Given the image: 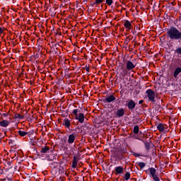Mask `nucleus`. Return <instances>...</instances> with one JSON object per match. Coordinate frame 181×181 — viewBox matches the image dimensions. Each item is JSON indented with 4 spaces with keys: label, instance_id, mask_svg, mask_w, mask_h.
Instances as JSON below:
<instances>
[{
    "label": "nucleus",
    "instance_id": "nucleus-36",
    "mask_svg": "<svg viewBox=\"0 0 181 181\" xmlns=\"http://www.w3.org/2000/svg\"><path fill=\"white\" fill-rule=\"evenodd\" d=\"M9 145H13V144H15V141L10 139L8 141Z\"/></svg>",
    "mask_w": 181,
    "mask_h": 181
},
{
    "label": "nucleus",
    "instance_id": "nucleus-57",
    "mask_svg": "<svg viewBox=\"0 0 181 181\" xmlns=\"http://www.w3.org/2000/svg\"><path fill=\"white\" fill-rule=\"evenodd\" d=\"M83 2H87V0H83Z\"/></svg>",
    "mask_w": 181,
    "mask_h": 181
},
{
    "label": "nucleus",
    "instance_id": "nucleus-50",
    "mask_svg": "<svg viewBox=\"0 0 181 181\" xmlns=\"http://www.w3.org/2000/svg\"><path fill=\"white\" fill-rule=\"evenodd\" d=\"M123 74H124V76H125L127 74V70H125V69L124 70Z\"/></svg>",
    "mask_w": 181,
    "mask_h": 181
},
{
    "label": "nucleus",
    "instance_id": "nucleus-58",
    "mask_svg": "<svg viewBox=\"0 0 181 181\" xmlns=\"http://www.w3.org/2000/svg\"><path fill=\"white\" fill-rule=\"evenodd\" d=\"M110 168H112V165H111L110 166Z\"/></svg>",
    "mask_w": 181,
    "mask_h": 181
},
{
    "label": "nucleus",
    "instance_id": "nucleus-32",
    "mask_svg": "<svg viewBox=\"0 0 181 181\" xmlns=\"http://www.w3.org/2000/svg\"><path fill=\"white\" fill-rule=\"evenodd\" d=\"M132 155H133L134 156H135V158H139V156H141V154L139 153H136L134 151H132Z\"/></svg>",
    "mask_w": 181,
    "mask_h": 181
},
{
    "label": "nucleus",
    "instance_id": "nucleus-37",
    "mask_svg": "<svg viewBox=\"0 0 181 181\" xmlns=\"http://www.w3.org/2000/svg\"><path fill=\"white\" fill-rule=\"evenodd\" d=\"M28 121L32 122V121H33V119H32V118H30V115H28V117H27Z\"/></svg>",
    "mask_w": 181,
    "mask_h": 181
},
{
    "label": "nucleus",
    "instance_id": "nucleus-49",
    "mask_svg": "<svg viewBox=\"0 0 181 181\" xmlns=\"http://www.w3.org/2000/svg\"><path fill=\"white\" fill-rule=\"evenodd\" d=\"M95 5H97V4H95V2H93V4H90V6H91L92 7H94Z\"/></svg>",
    "mask_w": 181,
    "mask_h": 181
},
{
    "label": "nucleus",
    "instance_id": "nucleus-5",
    "mask_svg": "<svg viewBox=\"0 0 181 181\" xmlns=\"http://www.w3.org/2000/svg\"><path fill=\"white\" fill-rule=\"evenodd\" d=\"M150 175L154 181H160V178L156 175V169L155 168H148Z\"/></svg>",
    "mask_w": 181,
    "mask_h": 181
},
{
    "label": "nucleus",
    "instance_id": "nucleus-27",
    "mask_svg": "<svg viewBox=\"0 0 181 181\" xmlns=\"http://www.w3.org/2000/svg\"><path fill=\"white\" fill-rule=\"evenodd\" d=\"M129 37H127L124 40V45L125 46H128V43L131 42V39H129ZM129 39V40H128Z\"/></svg>",
    "mask_w": 181,
    "mask_h": 181
},
{
    "label": "nucleus",
    "instance_id": "nucleus-28",
    "mask_svg": "<svg viewBox=\"0 0 181 181\" xmlns=\"http://www.w3.org/2000/svg\"><path fill=\"white\" fill-rule=\"evenodd\" d=\"M139 120H141V119H138L137 117H134L132 122H133L134 124H138V121H139Z\"/></svg>",
    "mask_w": 181,
    "mask_h": 181
},
{
    "label": "nucleus",
    "instance_id": "nucleus-51",
    "mask_svg": "<svg viewBox=\"0 0 181 181\" xmlns=\"http://www.w3.org/2000/svg\"><path fill=\"white\" fill-rule=\"evenodd\" d=\"M3 115H4V117H8V114H6V113H4Z\"/></svg>",
    "mask_w": 181,
    "mask_h": 181
},
{
    "label": "nucleus",
    "instance_id": "nucleus-40",
    "mask_svg": "<svg viewBox=\"0 0 181 181\" xmlns=\"http://www.w3.org/2000/svg\"><path fill=\"white\" fill-rule=\"evenodd\" d=\"M67 115H69L68 112H64V113H62L63 117H67Z\"/></svg>",
    "mask_w": 181,
    "mask_h": 181
},
{
    "label": "nucleus",
    "instance_id": "nucleus-4",
    "mask_svg": "<svg viewBox=\"0 0 181 181\" xmlns=\"http://www.w3.org/2000/svg\"><path fill=\"white\" fill-rule=\"evenodd\" d=\"M117 100V98L114 96V95H106L105 98L102 100L103 103L105 104H111V103H114Z\"/></svg>",
    "mask_w": 181,
    "mask_h": 181
},
{
    "label": "nucleus",
    "instance_id": "nucleus-6",
    "mask_svg": "<svg viewBox=\"0 0 181 181\" xmlns=\"http://www.w3.org/2000/svg\"><path fill=\"white\" fill-rule=\"evenodd\" d=\"M126 107H127L129 111H134V110H135V107H136V103H135L134 100L131 99L127 103Z\"/></svg>",
    "mask_w": 181,
    "mask_h": 181
},
{
    "label": "nucleus",
    "instance_id": "nucleus-19",
    "mask_svg": "<svg viewBox=\"0 0 181 181\" xmlns=\"http://www.w3.org/2000/svg\"><path fill=\"white\" fill-rule=\"evenodd\" d=\"M14 118L15 119H24L25 116H22L21 113H15Z\"/></svg>",
    "mask_w": 181,
    "mask_h": 181
},
{
    "label": "nucleus",
    "instance_id": "nucleus-45",
    "mask_svg": "<svg viewBox=\"0 0 181 181\" xmlns=\"http://www.w3.org/2000/svg\"><path fill=\"white\" fill-rule=\"evenodd\" d=\"M115 101L117 104H119V103H121V100H119V99H116Z\"/></svg>",
    "mask_w": 181,
    "mask_h": 181
},
{
    "label": "nucleus",
    "instance_id": "nucleus-22",
    "mask_svg": "<svg viewBox=\"0 0 181 181\" xmlns=\"http://www.w3.org/2000/svg\"><path fill=\"white\" fill-rule=\"evenodd\" d=\"M134 134H139V126L135 125L133 129Z\"/></svg>",
    "mask_w": 181,
    "mask_h": 181
},
{
    "label": "nucleus",
    "instance_id": "nucleus-48",
    "mask_svg": "<svg viewBox=\"0 0 181 181\" xmlns=\"http://www.w3.org/2000/svg\"><path fill=\"white\" fill-rule=\"evenodd\" d=\"M132 35H136V30H132Z\"/></svg>",
    "mask_w": 181,
    "mask_h": 181
},
{
    "label": "nucleus",
    "instance_id": "nucleus-47",
    "mask_svg": "<svg viewBox=\"0 0 181 181\" xmlns=\"http://www.w3.org/2000/svg\"><path fill=\"white\" fill-rule=\"evenodd\" d=\"M0 33L2 34L4 33V30L2 29V28L0 27Z\"/></svg>",
    "mask_w": 181,
    "mask_h": 181
},
{
    "label": "nucleus",
    "instance_id": "nucleus-35",
    "mask_svg": "<svg viewBox=\"0 0 181 181\" xmlns=\"http://www.w3.org/2000/svg\"><path fill=\"white\" fill-rule=\"evenodd\" d=\"M72 163H78V160H77L76 156H74Z\"/></svg>",
    "mask_w": 181,
    "mask_h": 181
},
{
    "label": "nucleus",
    "instance_id": "nucleus-7",
    "mask_svg": "<svg viewBox=\"0 0 181 181\" xmlns=\"http://www.w3.org/2000/svg\"><path fill=\"white\" fill-rule=\"evenodd\" d=\"M49 151H50V147H49L47 146H42L41 148L40 151L38 153L37 156H43V155H45V153H49Z\"/></svg>",
    "mask_w": 181,
    "mask_h": 181
},
{
    "label": "nucleus",
    "instance_id": "nucleus-10",
    "mask_svg": "<svg viewBox=\"0 0 181 181\" xmlns=\"http://www.w3.org/2000/svg\"><path fill=\"white\" fill-rule=\"evenodd\" d=\"M75 141H76V134H69L68 136V144L69 145H72V144H74Z\"/></svg>",
    "mask_w": 181,
    "mask_h": 181
},
{
    "label": "nucleus",
    "instance_id": "nucleus-13",
    "mask_svg": "<svg viewBox=\"0 0 181 181\" xmlns=\"http://www.w3.org/2000/svg\"><path fill=\"white\" fill-rule=\"evenodd\" d=\"M115 175H121L122 173H124V168L121 166L115 167Z\"/></svg>",
    "mask_w": 181,
    "mask_h": 181
},
{
    "label": "nucleus",
    "instance_id": "nucleus-44",
    "mask_svg": "<svg viewBox=\"0 0 181 181\" xmlns=\"http://www.w3.org/2000/svg\"><path fill=\"white\" fill-rule=\"evenodd\" d=\"M4 175V169L0 168V176Z\"/></svg>",
    "mask_w": 181,
    "mask_h": 181
},
{
    "label": "nucleus",
    "instance_id": "nucleus-11",
    "mask_svg": "<svg viewBox=\"0 0 181 181\" xmlns=\"http://www.w3.org/2000/svg\"><path fill=\"white\" fill-rule=\"evenodd\" d=\"M62 125H64L65 127V128H67V129H70V127L71 125V123L70 122V119L66 118L63 120V124Z\"/></svg>",
    "mask_w": 181,
    "mask_h": 181
},
{
    "label": "nucleus",
    "instance_id": "nucleus-30",
    "mask_svg": "<svg viewBox=\"0 0 181 181\" xmlns=\"http://www.w3.org/2000/svg\"><path fill=\"white\" fill-rule=\"evenodd\" d=\"M113 3H114V1H112V0H106V4H107L109 6H111V5H112Z\"/></svg>",
    "mask_w": 181,
    "mask_h": 181
},
{
    "label": "nucleus",
    "instance_id": "nucleus-25",
    "mask_svg": "<svg viewBox=\"0 0 181 181\" xmlns=\"http://www.w3.org/2000/svg\"><path fill=\"white\" fill-rule=\"evenodd\" d=\"M58 166L57 165V162L54 161V162H52L50 163V167L52 168V169H56V168Z\"/></svg>",
    "mask_w": 181,
    "mask_h": 181
},
{
    "label": "nucleus",
    "instance_id": "nucleus-20",
    "mask_svg": "<svg viewBox=\"0 0 181 181\" xmlns=\"http://www.w3.org/2000/svg\"><path fill=\"white\" fill-rule=\"evenodd\" d=\"M18 134L20 136H26V135H28V132H25V131H22V130H19L18 132Z\"/></svg>",
    "mask_w": 181,
    "mask_h": 181
},
{
    "label": "nucleus",
    "instance_id": "nucleus-33",
    "mask_svg": "<svg viewBox=\"0 0 181 181\" xmlns=\"http://www.w3.org/2000/svg\"><path fill=\"white\" fill-rule=\"evenodd\" d=\"M103 1H104V0H95V4L97 6V5H100V4H103Z\"/></svg>",
    "mask_w": 181,
    "mask_h": 181
},
{
    "label": "nucleus",
    "instance_id": "nucleus-29",
    "mask_svg": "<svg viewBox=\"0 0 181 181\" xmlns=\"http://www.w3.org/2000/svg\"><path fill=\"white\" fill-rule=\"evenodd\" d=\"M7 166H8V169H12V168H13V165H12V161H8Z\"/></svg>",
    "mask_w": 181,
    "mask_h": 181
},
{
    "label": "nucleus",
    "instance_id": "nucleus-12",
    "mask_svg": "<svg viewBox=\"0 0 181 181\" xmlns=\"http://www.w3.org/2000/svg\"><path fill=\"white\" fill-rule=\"evenodd\" d=\"M124 115H125V110H124V108L117 110L116 112V115L118 117V118H121V117H124Z\"/></svg>",
    "mask_w": 181,
    "mask_h": 181
},
{
    "label": "nucleus",
    "instance_id": "nucleus-15",
    "mask_svg": "<svg viewBox=\"0 0 181 181\" xmlns=\"http://www.w3.org/2000/svg\"><path fill=\"white\" fill-rule=\"evenodd\" d=\"M124 26L126 28V29H132V24H131V22L128 20H126L124 23Z\"/></svg>",
    "mask_w": 181,
    "mask_h": 181
},
{
    "label": "nucleus",
    "instance_id": "nucleus-26",
    "mask_svg": "<svg viewBox=\"0 0 181 181\" xmlns=\"http://www.w3.org/2000/svg\"><path fill=\"white\" fill-rule=\"evenodd\" d=\"M130 177H131V173L129 172H127L126 174L124 175L125 180H129Z\"/></svg>",
    "mask_w": 181,
    "mask_h": 181
},
{
    "label": "nucleus",
    "instance_id": "nucleus-14",
    "mask_svg": "<svg viewBox=\"0 0 181 181\" xmlns=\"http://www.w3.org/2000/svg\"><path fill=\"white\" fill-rule=\"evenodd\" d=\"M180 72H181L180 67H177V69H175V70L174 71L173 77L175 78H177V76H179V74H180Z\"/></svg>",
    "mask_w": 181,
    "mask_h": 181
},
{
    "label": "nucleus",
    "instance_id": "nucleus-42",
    "mask_svg": "<svg viewBox=\"0 0 181 181\" xmlns=\"http://www.w3.org/2000/svg\"><path fill=\"white\" fill-rule=\"evenodd\" d=\"M34 58H35V60H36V59H39V54H36L35 56H34Z\"/></svg>",
    "mask_w": 181,
    "mask_h": 181
},
{
    "label": "nucleus",
    "instance_id": "nucleus-38",
    "mask_svg": "<svg viewBox=\"0 0 181 181\" xmlns=\"http://www.w3.org/2000/svg\"><path fill=\"white\" fill-rule=\"evenodd\" d=\"M122 158H124V156H122V155L117 156L118 160H122Z\"/></svg>",
    "mask_w": 181,
    "mask_h": 181
},
{
    "label": "nucleus",
    "instance_id": "nucleus-55",
    "mask_svg": "<svg viewBox=\"0 0 181 181\" xmlns=\"http://www.w3.org/2000/svg\"><path fill=\"white\" fill-rule=\"evenodd\" d=\"M76 129H80V127H78L76 128Z\"/></svg>",
    "mask_w": 181,
    "mask_h": 181
},
{
    "label": "nucleus",
    "instance_id": "nucleus-8",
    "mask_svg": "<svg viewBox=\"0 0 181 181\" xmlns=\"http://www.w3.org/2000/svg\"><path fill=\"white\" fill-rule=\"evenodd\" d=\"M136 67V62H131V61H127V64H126V69L127 70L131 71V70H134V68Z\"/></svg>",
    "mask_w": 181,
    "mask_h": 181
},
{
    "label": "nucleus",
    "instance_id": "nucleus-31",
    "mask_svg": "<svg viewBox=\"0 0 181 181\" xmlns=\"http://www.w3.org/2000/svg\"><path fill=\"white\" fill-rule=\"evenodd\" d=\"M34 134H35V131H33V130L27 132V135H28V137L32 136V135Z\"/></svg>",
    "mask_w": 181,
    "mask_h": 181
},
{
    "label": "nucleus",
    "instance_id": "nucleus-53",
    "mask_svg": "<svg viewBox=\"0 0 181 181\" xmlns=\"http://www.w3.org/2000/svg\"><path fill=\"white\" fill-rule=\"evenodd\" d=\"M127 37H129L128 40L131 39V40H132V37H130L129 36H128Z\"/></svg>",
    "mask_w": 181,
    "mask_h": 181
},
{
    "label": "nucleus",
    "instance_id": "nucleus-18",
    "mask_svg": "<svg viewBox=\"0 0 181 181\" xmlns=\"http://www.w3.org/2000/svg\"><path fill=\"white\" fill-rule=\"evenodd\" d=\"M64 149L65 151H67L68 149H70V151H71V152H74L75 151L74 147H71L70 146V144H69V143H67L64 146Z\"/></svg>",
    "mask_w": 181,
    "mask_h": 181
},
{
    "label": "nucleus",
    "instance_id": "nucleus-43",
    "mask_svg": "<svg viewBox=\"0 0 181 181\" xmlns=\"http://www.w3.org/2000/svg\"><path fill=\"white\" fill-rule=\"evenodd\" d=\"M86 70L88 73L90 71V67L87 66V65L86 66Z\"/></svg>",
    "mask_w": 181,
    "mask_h": 181
},
{
    "label": "nucleus",
    "instance_id": "nucleus-17",
    "mask_svg": "<svg viewBox=\"0 0 181 181\" xmlns=\"http://www.w3.org/2000/svg\"><path fill=\"white\" fill-rule=\"evenodd\" d=\"M157 129L160 131V132H163L165 131V125L162 123H160L157 125Z\"/></svg>",
    "mask_w": 181,
    "mask_h": 181
},
{
    "label": "nucleus",
    "instance_id": "nucleus-56",
    "mask_svg": "<svg viewBox=\"0 0 181 181\" xmlns=\"http://www.w3.org/2000/svg\"><path fill=\"white\" fill-rule=\"evenodd\" d=\"M158 107H160V103H159V105H158Z\"/></svg>",
    "mask_w": 181,
    "mask_h": 181
},
{
    "label": "nucleus",
    "instance_id": "nucleus-3",
    "mask_svg": "<svg viewBox=\"0 0 181 181\" xmlns=\"http://www.w3.org/2000/svg\"><path fill=\"white\" fill-rule=\"evenodd\" d=\"M146 94L147 95L148 101L153 103V104L156 103V100L155 99L156 98V93H155V92L152 89H148L146 91Z\"/></svg>",
    "mask_w": 181,
    "mask_h": 181
},
{
    "label": "nucleus",
    "instance_id": "nucleus-16",
    "mask_svg": "<svg viewBox=\"0 0 181 181\" xmlns=\"http://www.w3.org/2000/svg\"><path fill=\"white\" fill-rule=\"evenodd\" d=\"M8 125H9V121H8V120L4 119L0 122V127L6 128V127H8Z\"/></svg>",
    "mask_w": 181,
    "mask_h": 181
},
{
    "label": "nucleus",
    "instance_id": "nucleus-21",
    "mask_svg": "<svg viewBox=\"0 0 181 181\" xmlns=\"http://www.w3.org/2000/svg\"><path fill=\"white\" fill-rule=\"evenodd\" d=\"M136 165L139 166L140 169H144L146 166V164L144 162H138L136 163Z\"/></svg>",
    "mask_w": 181,
    "mask_h": 181
},
{
    "label": "nucleus",
    "instance_id": "nucleus-1",
    "mask_svg": "<svg viewBox=\"0 0 181 181\" xmlns=\"http://www.w3.org/2000/svg\"><path fill=\"white\" fill-rule=\"evenodd\" d=\"M167 36L171 40H178V43H181V32L176 27H170L167 31Z\"/></svg>",
    "mask_w": 181,
    "mask_h": 181
},
{
    "label": "nucleus",
    "instance_id": "nucleus-9",
    "mask_svg": "<svg viewBox=\"0 0 181 181\" xmlns=\"http://www.w3.org/2000/svg\"><path fill=\"white\" fill-rule=\"evenodd\" d=\"M135 139H138L139 141H141V142H143V144H144V146L146 149V151H150L151 149V143H149V141H146L139 137H135Z\"/></svg>",
    "mask_w": 181,
    "mask_h": 181
},
{
    "label": "nucleus",
    "instance_id": "nucleus-39",
    "mask_svg": "<svg viewBox=\"0 0 181 181\" xmlns=\"http://www.w3.org/2000/svg\"><path fill=\"white\" fill-rule=\"evenodd\" d=\"M72 168L76 169L77 168V163H72Z\"/></svg>",
    "mask_w": 181,
    "mask_h": 181
},
{
    "label": "nucleus",
    "instance_id": "nucleus-54",
    "mask_svg": "<svg viewBox=\"0 0 181 181\" xmlns=\"http://www.w3.org/2000/svg\"><path fill=\"white\" fill-rule=\"evenodd\" d=\"M76 8H78V4H76Z\"/></svg>",
    "mask_w": 181,
    "mask_h": 181
},
{
    "label": "nucleus",
    "instance_id": "nucleus-34",
    "mask_svg": "<svg viewBox=\"0 0 181 181\" xmlns=\"http://www.w3.org/2000/svg\"><path fill=\"white\" fill-rule=\"evenodd\" d=\"M23 115H21V117H24V118H28L29 117V115H28V110L25 111V113H22Z\"/></svg>",
    "mask_w": 181,
    "mask_h": 181
},
{
    "label": "nucleus",
    "instance_id": "nucleus-24",
    "mask_svg": "<svg viewBox=\"0 0 181 181\" xmlns=\"http://www.w3.org/2000/svg\"><path fill=\"white\" fill-rule=\"evenodd\" d=\"M111 160H115V162H117V160H118V156L117 155V153H114L111 156Z\"/></svg>",
    "mask_w": 181,
    "mask_h": 181
},
{
    "label": "nucleus",
    "instance_id": "nucleus-46",
    "mask_svg": "<svg viewBox=\"0 0 181 181\" xmlns=\"http://www.w3.org/2000/svg\"><path fill=\"white\" fill-rule=\"evenodd\" d=\"M139 104H144V100H140L139 101Z\"/></svg>",
    "mask_w": 181,
    "mask_h": 181
},
{
    "label": "nucleus",
    "instance_id": "nucleus-23",
    "mask_svg": "<svg viewBox=\"0 0 181 181\" xmlns=\"http://www.w3.org/2000/svg\"><path fill=\"white\" fill-rule=\"evenodd\" d=\"M174 53H175V54H177V56H181V47H179L178 48H177L174 51Z\"/></svg>",
    "mask_w": 181,
    "mask_h": 181
},
{
    "label": "nucleus",
    "instance_id": "nucleus-41",
    "mask_svg": "<svg viewBox=\"0 0 181 181\" xmlns=\"http://www.w3.org/2000/svg\"><path fill=\"white\" fill-rule=\"evenodd\" d=\"M53 159H54V157H53V158H50V157L47 158V160H49V162L53 161Z\"/></svg>",
    "mask_w": 181,
    "mask_h": 181
},
{
    "label": "nucleus",
    "instance_id": "nucleus-2",
    "mask_svg": "<svg viewBox=\"0 0 181 181\" xmlns=\"http://www.w3.org/2000/svg\"><path fill=\"white\" fill-rule=\"evenodd\" d=\"M72 114L75 115V119L79 122V124H83L84 122V119H86V116L84 113H82L81 111L78 109H74L72 112Z\"/></svg>",
    "mask_w": 181,
    "mask_h": 181
},
{
    "label": "nucleus",
    "instance_id": "nucleus-52",
    "mask_svg": "<svg viewBox=\"0 0 181 181\" xmlns=\"http://www.w3.org/2000/svg\"><path fill=\"white\" fill-rule=\"evenodd\" d=\"M82 127H84L85 128H87V124H85Z\"/></svg>",
    "mask_w": 181,
    "mask_h": 181
}]
</instances>
